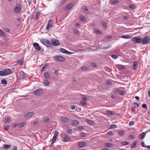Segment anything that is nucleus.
I'll return each mask as SVG.
<instances>
[{
    "label": "nucleus",
    "instance_id": "f257e3e1",
    "mask_svg": "<svg viewBox=\"0 0 150 150\" xmlns=\"http://www.w3.org/2000/svg\"><path fill=\"white\" fill-rule=\"evenodd\" d=\"M40 41L43 44L48 47L51 46V43L48 40L42 39L40 40Z\"/></svg>",
    "mask_w": 150,
    "mask_h": 150
},
{
    "label": "nucleus",
    "instance_id": "f03ea898",
    "mask_svg": "<svg viewBox=\"0 0 150 150\" xmlns=\"http://www.w3.org/2000/svg\"><path fill=\"white\" fill-rule=\"evenodd\" d=\"M132 41L136 43H140L142 40V38L140 36L135 37L132 39Z\"/></svg>",
    "mask_w": 150,
    "mask_h": 150
},
{
    "label": "nucleus",
    "instance_id": "7ed1b4c3",
    "mask_svg": "<svg viewBox=\"0 0 150 150\" xmlns=\"http://www.w3.org/2000/svg\"><path fill=\"white\" fill-rule=\"evenodd\" d=\"M21 4L20 3L17 4L14 9V12L16 13H19L21 11Z\"/></svg>",
    "mask_w": 150,
    "mask_h": 150
},
{
    "label": "nucleus",
    "instance_id": "20e7f679",
    "mask_svg": "<svg viewBox=\"0 0 150 150\" xmlns=\"http://www.w3.org/2000/svg\"><path fill=\"white\" fill-rule=\"evenodd\" d=\"M150 40V37L149 36H145L143 39L142 40V44L143 45H146L148 44Z\"/></svg>",
    "mask_w": 150,
    "mask_h": 150
},
{
    "label": "nucleus",
    "instance_id": "39448f33",
    "mask_svg": "<svg viewBox=\"0 0 150 150\" xmlns=\"http://www.w3.org/2000/svg\"><path fill=\"white\" fill-rule=\"evenodd\" d=\"M51 44L54 46H58L60 45L58 40L56 39H52L51 40Z\"/></svg>",
    "mask_w": 150,
    "mask_h": 150
},
{
    "label": "nucleus",
    "instance_id": "423d86ee",
    "mask_svg": "<svg viewBox=\"0 0 150 150\" xmlns=\"http://www.w3.org/2000/svg\"><path fill=\"white\" fill-rule=\"evenodd\" d=\"M55 59L60 62H63L65 60V58L63 56L57 55L54 57Z\"/></svg>",
    "mask_w": 150,
    "mask_h": 150
},
{
    "label": "nucleus",
    "instance_id": "0eeeda50",
    "mask_svg": "<svg viewBox=\"0 0 150 150\" xmlns=\"http://www.w3.org/2000/svg\"><path fill=\"white\" fill-rule=\"evenodd\" d=\"M43 90L42 89H38L34 91L33 93L36 96H40L42 94Z\"/></svg>",
    "mask_w": 150,
    "mask_h": 150
},
{
    "label": "nucleus",
    "instance_id": "6e6552de",
    "mask_svg": "<svg viewBox=\"0 0 150 150\" xmlns=\"http://www.w3.org/2000/svg\"><path fill=\"white\" fill-rule=\"evenodd\" d=\"M34 114V113L33 112H28L24 115V117L25 118H29L33 116Z\"/></svg>",
    "mask_w": 150,
    "mask_h": 150
},
{
    "label": "nucleus",
    "instance_id": "1a4fd4ad",
    "mask_svg": "<svg viewBox=\"0 0 150 150\" xmlns=\"http://www.w3.org/2000/svg\"><path fill=\"white\" fill-rule=\"evenodd\" d=\"M53 26L52 23V20L50 19L47 22V26L46 28L47 30H49L50 28L52 27Z\"/></svg>",
    "mask_w": 150,
    "mask_h": 150
},
{
    "label": "nucleus",
    "instance_id": "9d476101",
    "mask_svg": "<svg viewBox=\"0 0 150 150\" xmlns=\"http://www.w3.org/2000/svg\"><path fill=\"white\" fill-rule=\"evenodd\" d=\"M60 120L62 122L67 123L69 121V119L67 117L62 116L60 119Z\"/></svg>",
    "mask_w": 150,
    "mask_h": 150
},
{
    "label": "nucleus",
    "instance_id": "9b49d317",
    "mask_svg": "<svg viewBox=\"0 0 150 150\" xmlns=\"http://www.w3.org/2000/svg\"><path fill=\"white\" fill-rule=\"evenodd\" d=\"M33 45L36 50H37L38 51H39L41 50V47H40L39 44L38 43L35 42L33 43Z\"/></svg>",
    "mask_w": 150,
    "mask_h": 150
},
{
    "label": "nucleus",
    "instance_id": "f8f14e48",
    "mask_svg": "<svg viewBox=\"0 0 150 150\" xmlns=\"http://www.w3.org/2000/svg\"><path fill=\"white\" fill-rule=\"evenodd\" d=\"M6 76L9 75L11 74V71L9 69H3Z\"/></svg>",
    "mask_w": 150,
    "mask_h": 150
},
{
    "label": "nucleus",
    "instance_id": "ddd939ff",
    "mask_svg": "<svg viewBox=\"0 0 150 150\" xmlns=\"http://www.w3.org/2000/svg\"><path fill=\"white\" fill-rule=\"evenodd\" d=\"M73 7V4L72 3H71L68 4L65 7V10H67Z\"/></svg>",
    "mask_w": 150,
    "mask_h": 150
},
{
    "label": "nucleus",
    "instance_id": "4468645a",
    "mask_svg": "<svg viewBox=\"0 0 150 150\" xmlns=\"http://www.w3.org/2000/svg\"><path fill=\"white\" fill-rule=\"evenodd\" d=\"M86 143L85 142H79L78 146L79 147H82L86 146Z\"/></svg>",
    "mask_w": 150,
    "mask_h": 150
},
{
    "label": "nucleus",
    "instance_id": "2eb2a0df",
    "mask_svg": "<svg viewBox=\"0 0 150 150\" xmlns=\"http://www.w3.org/2000/svg\"><path fill=\"white\" fill-rule=\"evenodd\" d=\"M138 62L137 61H135L134 64L132 65L133 69L134 70H136L137 68Z\"/></svg>",
    "mask_w": 150,
    "mask_h": 150
},
{
    "label": "nucleus",
    "instance_id": "dca6fc26",
    "mask_svg": "<svg viewBox=\"0 0 150 150\" xmlns=\"http://www.w3.org/2000/svg\"><path fill=\"white\" fill-rule=\"evenodd\" d=\"M137 142L138 141L137 140H135L131 144V148H134L136 147Z\"/></svg>",
    "mask_w": 150,
    "mask_h": 150
},
{
    "label": "nucleus",
    "instance_id": "f3484780",
    "mask_svg": "<svg viewBox=\"0 0 150 150\" xmlns=\"http://www.w3.org/2000/svg\"><path fill=\"white\" fill-rule=\"evenodd\" d=\"M79 122L77 120H73L71 122V125L73 126H75L79 124Z\"/></svg>",
    "mask_w": 150,
    "mask_h": 150
},
{
    "label": "nucleus",
    "instance_id": "a211bd4d",
    "mask_svg": "<svg viewBox=\"0 0 150 150\" xmlns=\"http://www.w3.org/2000/svg\"><path fill=\"white\" fill-rule=\"evenodd\" d=\"M50 83L49 81L46 79H44L43 82V85L45 86H48Z\"/></svg>",
    "mask_w": 150,
    "mask_h": 150
},
{
    "label": "nucleus",
    "instance_id": "6ab92c4d",
    "mask_svg": "<svg viewBox=\"0 0 150 150\" xmlns=\"http://www.w3.org/2000/svg\"><path fill=\"white\" fill-rule=\"evenodd\" d=\"M44 76L45 78L46 79H49L50 78L49 74L47 72H45Z\"/></svg>",
    "mask_w": 150,
    "mask_h": 150
},
{
    "label": "nucleus",
    "instance_id": "aec40b11",
    "mask_svg": "<svg viewBox=\"0 0 150 150\" xmlns=\"http://www.w3.org/2000/svg\"><path fill=\"white\" fill-rule=\"evenodd\" d=\"M25 124V123L24 122H23L18 124V127L19 128H21L24 126Z\"/></svg>",
    "mask_w": 150,
    "mask_h": 150
},
{
    "label": "nucleus",
    "instance_id": "412c9836",
    "mask_svg": "<svg viewBox=\"0 0 150 150\" xmlns=\"http://www.w3.org/2000/svg\"><path fill=\"white\" fill-rule=\"evenodd\" d=\"M11 146L10 145L4 144L3 145L2 147L5 149H7L9 148Z\"/></svg>",
    "mask_w": 150,
    "mask_h": 150
},
{
    "label": "nucleus",
    "instance_id": "4be33fe9",
    "mask_svg": "<svg viewBox=\"0 0 150 150\" xmlns=\"http://www.w3.org/2000/svg\"><path fill=\"white\" fill-rule=\"evenodd\" d=\"M110 3L112 5L117 4L119 3V1L117 0H111Z\"/></svg>",
    "mask_w": 150,
    "mask_h": 150
},
{
    "label": "nucleus",
    "instance_id": "5701e85b",
    "mask_svg": "<svg viewBox=\"0 0 150 150\" xmlns=\"http://www.w3.org/2000/svg\"><path fill=\"white\" fill-rule=\"evenodd\" d=\"M117 67L119 69L124 70L125 69V68L124 66L121 65L120 64H117Z\"/></svg>",
    "mask_w": 150,
    "mask_h": 150
},
{
    "label": "nucleus",
    "instance_id": "b1692460",
    "mask_svg": "<svg viewBox=\"0 0 150 150\" xmlns=\"http://www.w3.org/2000/svg\"><path fill=\"white\" fill-rule=\"evenodd\" d=\"M146 133L143 132L139 134L140 136V139H143L145 137Z\"/></svg>",
    "mask_w": 150,
    "mask_h": 150
},
{
    "label": "nucleus",
    "instance_id": "393cba45",
    "mask_svg": "<svg viewBox=\"0 0 150 150\" xmlns=\"http://www.w3.org/2000/svg\"><path fill=\"white\" fill-rule=\"evenodd\" d=\"M132 35H126L122 36V38L127 39L131 38H132Z\"/></svg>",
    "mask_w": 150,
    "mask_h": 150
},
{
    "label": "nucleus",
    "instance_id": "a878e982",
    "mask_svg": "<svg viewBox=\"0 0 150 150\" xmlns=\"http://www.w3.org/2000/svg\"><path fill=\"white\" fill-rule=\"evenodd\" d=\"M105 146L107 147H112L113 144L111 143H106L105 144Z\"/></svg>",
    "mask_w": 150,
    "mask_h": 150
},
{
    "label": "nucleus",
    "instance_id": "bb28decb",
    "mask_svg": "<svg viewBox=\"0 0 150 150\" xmlns=\"http://www.w3.org/2000/svg\"><path fill=\"white\" fill-rule=\"evenodd\" d=\"M86 122L89 124L93 125V124L94 122L93 121L90 120L89 119H87L86 120Z\"/></svg>",
    "mask_w": 150,
    "mask_h": 150
},
{
    "label": "nucleus",
    "instance_id": "cd10ccee",
    "mask_svg": "<svg viewBox=\"0 0 150 150\" xmlns=\"http://www.w3.org/2000/svg\"><path fill=\"white\" fill-rule=\"evenodd\" d=\"M79 18L80 20L82 22H83L86 20L85 17L82 16H80L79 17Z\"/></svg>",
    "mask_w": 150,
    "mask_h": 150
},
{
    "label": "nucleus",
    "instance_id": "c85d7f7f",
    "mask_svg": "<svg viewBox=\"0 0 150 150\" xmlns=\"http://www.w3.org/2000/svg\"><path fill=\"white\" fill-rule=\"evenodd\" d=\"M23 60L22 59H20L17 62V64H19L20 65H21L23 64Z\"/></svg>",
    "mask_w": 150,
    "mask_h": 150
},
{
    "label": "nucleus",
    "instance_id": "c756f323",
    "mask_svg": "<svg viewBox=\"0 0 150 150\" xmlns=\"http://www.w3.org/2000/svg\"><path fill=\"white\" fill-rule=\"evenodd\" d=\"M81 69L83 71H87L89 70V69L88 68L84 67H81Z\"/></svg>",
    "mask_w": 150,
    "mask_h": 150
},
{
    "label": "nucleus",
    "instance_id": "7c9ffc66",
    "mask_svg": "<svg viewBox=\"0 0 150 150\" xmlns=\"http://www.w3.org/2000/svg\"><path fill=\"white\" fill-rule=\"evenodd\" d=\"M80 136L81 137H87V135L86 133L83 132L81 133Z\"/></svg>",
    "mask_w": 150,
    "mask_h": 150
},
{
    "label": "nucleus",
    "instance_id": "2f4dec72",
    "mask_svg": "<svg viewBox=\"0 0 150 150\" xmlns=\"http://www.w3.org/2000/svg\"><path fill=\"white\" fill-rule=\"evenodd\" d=\"M118 134L120 136H123L125 135L124 132L122 131H120L118 132Z\"/></svg>",
    "mask_w": 150,
    "mask_h": 150
},
{
    "label": "nucleus",
    "instance_id": "473e14b6",
    "mask_svg": "<svg viewBox=\"0 0 150 150\" xmlns=\"http://www.w3.org/2000/svg\"><path fill=\"white\" fill-rule=\"evenodd\" d=\"M83 10L85 13H87L88 12V9L86 6H84L83 7Z\"/></svg>",
    "mask_w": 150,
    "mask_h": 150
},
{
    "label": "nucleus",
    "instance_id": "72a5a7b5",
    "mask_svg": "<svg viewBox=\"0 0 150 150\" xmlns=\"http://www.w3.org/2000/svg\"><path fill=\"white\" fill-rule=\"evenodd\" d=\"M65 138L64 139L65 141L66 142H68L71 140V138L70 137H67V136H65Z\"/></svg>",
    "mask_w": 150,
    "mask_h": 150
},
{
    "label": "nucleus",
    "instance_id": "f704fd0d",
    "mask_svg": "<svg viewBox=\"0 0 150 150\" xmlns=\"http://www.w3.org/2000/svg\"><path fill=\"white\" fill-rule=\"evenodd\" d=\"M48 65V64H46L44 65V66L42 67L41 69V71H43L45 69H46L47 67V66Z\"/></svg>",
    "mask_w": 150,
    "mask_h": 150
},
{
    "label": "nucleus",
    "instance_id": "c9c22d12",
    "mask_svg": "<svg viewBox=\"0 0 150 150\" xmlns=\"http://www.w3.org/2000/svg\"><path fill=\"white\" fill-rule=\"evenodd\" d=\"M41 13L40 12H38L36 13V18L37 19H38L39 18V16L41 14Z\"/></svg>",
    "mask_w": 150,
    "mask_h": 150
},
{
    "label": "nucleus",
    "instance_id": "e433bc0d",
    "mask_svg": "<svg viewBox=\"0 0 150 150\" xmlns=\"http://www.w3.org/2000/svg\"><path fill=\"white\" fill-rule=\"evenodd\" d=\"M57 138L56 137H53V138L52 139V144H53L54 142L56 141V140ZM52 145H51V146H52Z\"/></svg>",
    "mask_w": 150,
    "mask_h": 150
},
{
    "label": "nucleus",
    "instance_id": "4c0bfd02",
    "mask_svg": "<svg viewBox=\"0 0 150 150\" xmlns=\"http://www.w3.org/2000/svg\"><path fill=\"white\" fill-rule=\"evenodd\" d=\"M59 134V132L58 131H55L54 132V137H55L57 138Z\"/></svg>",
    "mask_w": 150,
    "mask_h": 150
},
{
    "label": "nucleus",
    "instance_id": "58836bf2",
    "mask_svg": "<svg viewBox=\"0 0 150 150\" xmlns=\"http://www.w3.org/2000/svg\"><path fill=\"white\" fill-rule=\"evenodd\" d=\"M60 51L61 52L66 54L67 53V50H65V49L63 48H61L60 49Z\"/></svg>",
    "mask_w": 150,
    "mask_h": 150
},
{
    "label": "nucleus",
    "instance_id": "ea45409f",
    "mask_svg": "<svg viewBox=\"0 0 150 150\" xmlns=\"http://www.w3.org/2000/svg\"><path fill=\"white\" fill-rule=\"evenodd\" d=\"M0 36L2 37L5 36V35L4 33L1 29H0Z\"/></svg>",
    "mask_w": 150,
    "mask_h": 150
},
{
    "label": "nucleus",
    "instance_id": "a19ab883",
    "mask_svg": "<svg viewBox=\"0 0 150 150\" xmlns=\"http://www.w3.org/2000/svg\"><path fill=\"white\" fill-rule=\"evenodd\" d=\"M1 83L3 84H6L7 83L5 79H3L1 80Z\"/></svg>",
    "mask_w": 150,
    "mask_h": 150
},
{
    "label": "nucleus",
    "instance_id": "79ce46f5",
    "mask_svg": "<svg viewBox=\"0 0 150 150\" xmlns=\"http://www.w3.org/2000/svg\"><path fill=\"white\" fill-rule=\"evenodd\" d=\"M94 31L95 32L98 34H100L101 33V32L97 29H95Z\"/></svg>",
    "mask_w": 150,
    "mask_h": 150
},
{
    "label": "nucleus",
    "instance_id": "37998d69",
    "mask_svg": "<svg viewBox=\"0 0 150 150\" xmlns=\"http://www.w3.org/2000/svg\"><path fill=\"white\" fill-rule=\"evenodd\" d=\"M80 103L84 106H86L87 105V103L84 101H81L80 102Z\"/></svg>",
    "mask_w": 150,
    "mask_h": 150
},
{
    "label": "nucleus",
    "instance_id": "c03bdc74",
    "mask_svg": "<svg viewBox=\"0 0 150 150\" xmlns=\"http://www.w3.org/2000/svg\"><path fill=\"white\" fill-rule=\"evenodd\" d=\"M121 144L123 145H126L129 144L128 142H121Z\"/></svg>",
    "mask_w": 150,
    "mask_h": 150
},
{
    "label": "nucleus",
    "instance_id": "a18cd8bd",
    "mask_svg": "<svg viewBox=\"0 0 150 150\" xmlns=\"http://www.w3.org/2000/svg\"><path fill=\"white\" fill-rule=\"evenodd\" d=\"M117 126L116 125L114 124H112L110 125V129H114L117 128Z\"/></svg>",
    "mask_w": 150,
    "mask_h": 150
},
{
    "label": "nucleus",
    "instance_id": "49530a36",
    "mask_svg": "<svg viewBox=\"0 0 150 150\" xmlns=\"http://www.w3.org/2000/svg\"><path fill=\"white\" fill-rule=\"evenodd\" d=\"M0 76H6L3 70L2 71H0Z\"/></svg>",
    "mask_w": 150,
    "mask_h": 150
},
{
    "label": "nucleus",
    "instance_id": "de8ad7c7",
    "mask_svg": "<svg viewBox=\"0 0 150 150\" xmlns=\"http://www.w3.org/2000/svg\"><path fill=\"white\" fill-rule=\"evenodd\" d=\"M111 47V45H109V46L106 47H103L102 48V50H106L110 48Z\"/></svg>",
    "mask_w": 150,
    "mask_h": 150
},
{
    "label": "nucleus",
    "instance_id": "09e8293b",
    "mask_svg": "<svg viewBox=\"0 0 150 150\" xmlns=\"http://www.w3.org/2000/svg\"><path fill=\"white\" fill-rule=\"evenodd\" d=\"M102 26L105 28H106L107 25H106L104 21L101 24Z\"/></svg>",
    "mask_w": 150,
    "mask_h": 150
},
{
    "label": "nucleus",
    "instance_id": "8fccbe9b",
    "mask_svg": "<svg viewBox=\"0 0 150 150\" xmlns=\"http://www.w3.org/2000/svg\"><path fill=\"white\" fill-rule=\"evenodd\" d=\"M119 94L122 96H124L125 95V92L122 91H120Z\"/></svg>",
    "mask_w": 150,
    "mask_h": 150
},
{
    "label": "nucleus",
    "instance_id": "3c124183",
    "mask_svg": "<svg viewBox=\"0 0 150 150\" xmlns=\"http://www.w3.org/2000/svg\"><path fill=\"white\" fill-rule=\"evenodd\" d=\"M81 99L83 100H87V98L84 95H82L81 97Z\"/></svg>",
    "mask_w": 150,
    "mask_h": 150
},
{
    "label": "nucleus",
    "instance_id": "603ef678",
    "mask_svg": "<svg viewBox=\"0 0 150 150\" xmlns=\"http://www.w3.org/2000/svg\"><path fill=\"white\" fill-rule=\"evenodd\" d=\"M43 120L46 122H49L50 121V119L48 118H45Z\"/></svg>",
    "mask_w": 150,
    "mask_h": 150
},
{
    "label": "nucleus",
    "instance_id": "864d4df0",
    "mask_svg": "<svg viewBox=\"0 0 150 150\" xmlns=\"http://www.w3.org/2000/svg\"><path fill=\"white\" fill-rule=\"evenodd\" d=\"M113 91L114 93H117L119 92L120 90L117 88H115L113 89Z\"/></svg>",
    "mask_w": 150,
    "mask_h": 150
},
{
    "label": "nucleus",
    "instance_id": "5fc2aeb1",
    "mask_svg": "<svg viewBox=\"0 0 150 150\" xmlns=\"http://www.w3.org/2000/svg\"><path fill=\"white\" fill-rule=\"evenodd\" d=\"M18 123H14V124H13V125H12L11 127L13 128H15L17 126H18Z\"/></svg>",
    "mask_w": 150,
    "mask_h": 150
},
{
    "label": "nucleus",
    "instance_id": "6e6d98bb",
    "mask_svg": "<svg viewBox=\"0 0 150 150\" xmlns=\"http://www.w3.org/2000/svg\"><path fill=\"white\" fill-rule=\"evenodd\" d=\"M111 56V57L114 59H116L118 57V56L117 55L114 54L112 55Z\"/></svg>",
    "mask_w": 150,
    "mask_h": 150
},
{
    "label": "nucleus",
    "instance_id": "4d7b16f0",
    "mask_svg": "<svg viewBox=\"0 0 150 150\" xmlns=\"http://www.w3.org/2000/svg\"><path fill=\"white\" fill-rule=\"evenodd\" d=\"M142 106L143 108H144L146 109H147L148 108L146 104H142Z\"/></svg>",
    "mask_w": 150,
    "mask_h": 150
},
{
    "label": "nucleus",
    "instance_id": "13d9d810",
    "mask_svg": "<svg viewBox=\"0 0 150 150\" xmlns=\"http://www.w3.org/2000/svg\"><path fill=\"white\" fill-rule=\"evenodd\" d=\"M67 0H62V1L60 3L61 5H63L66 1Z\"/></svg>",
    "mask_w": 150,
    "mask_h": 150
},
{
    "label": "nucleus",
    "instance_id": "bf43d9fd",
    "mask_svg": "<svg viewBox=\"0 0 150 150\" xmlns=\"http://www.w3.org/2000/svg\"><path fill=\"white\" fill-rule=\"evenodd\" d=\"M106 112L108 114L112 115V112L111 111L108 110L106 111Z\"/></svg>",
    "mask_w": 150,
    "mask_h": 150
},
{
    "label": "nucleus",
    "instance_id": "052dcab7",
    "mask_svg": "<svg viewBox=\"0 0 150 150\" xmlns=\"http://www.w3.org/2000/svg\"><path fill=\"white\" fill-rule=\"evenodd\" d=\"M6 122L8 123L10 122V119L8 118H6L4 120Z\"/></svg>",
    "mask_w": 150,
    "mask_h": 150
},
{
    "label": "nucleus",
    "instance_id": "680f3d73",
    "mask_svg": "<svg viewBox=\"0 0 150 150\" xmlns=\"http://www.w3.org/2000/svg\"><path fill=\"white\" fill-rule=\"evenodd\" d=\"M10 127V126L9 125H7L4 128V129L6 131H8Z\"/></svg>",
    "mask_w": 150,
    "mask_h": 150
},
{
    "label": "nucleus",
    "instance_id": "e2e57ef3",
    "mask_svg": "<svg viewBox=\"0 0 150 150\" xmlns=\"http://www.w3.org/2000/svg\"><path fill=\"white\" fill-rule=\"evenodd\" d=\"M129 7L130 8L132 9H134L135 8V6L134 5H129Z\"/></svg>",
    "mask_w": 150,
    "mask_h": 150
},
{
    "label": "nucleus",
    "instance_id": "0e129e2a",
    "mask_svg": "<svg viewBox=\"0 0 150 150\" xmlns=\"http://www.w3.org/2000/svg\"><path fill=\"white\" fill-rule=\"evenodd\" d=\"M106 83L107 85L109 86H111L112 84L111 82L110 81H107Z\"/></svg>",
    "mask_w": 150,
    "mask_h": 150
},
{
    "label": "nucleus",
    "instance_id": "69168bd1",
    "mask_svg": "<svg viewBox=\"0 0 150 150\" xmlns=\"http://www.w3.org/2000/svg\"><path fill=\"white\" fill-rule=\"evenodd\" d=\"M67 132L69 133H71L72 132V130L71 129H69L67 130Z\"/></svg>",
    "mask_w": 150,
    "mask_h": 150
},
{
    "label": "nucleus",
    "instance_id": "338daca9",
    "mask_svg": "<svg viewBox=\"0 0 150 150\" xmlns=\"http://www.w3.org/2000/svg\"><path fill=\"white\" fill-rule=\"evenodd\" d=\"M134 122L133 121H131L129 123V126H132L134 125Z\"/></svg>",
    "mask_w": 150,
    "mask_h": 150
},
{
    "label": "nucleus",
    "instance_id": "774afa93",
    "mask_svg": "<svg viewBox=\"0 0 150 150\" xmlns=\"http://www.w3.org/2000/svg\"><path fill=\"white\" fill-rule=\"evenodd\" d=\"M91 65L94 67H96V63H91Z\"/></svg>",
    "mask_w": 150,
    "mask_h": 150
}]
</instances>
